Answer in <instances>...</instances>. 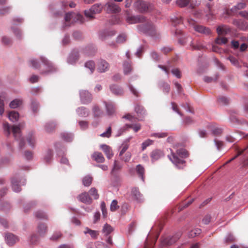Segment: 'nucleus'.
I'll list each match as a JSON object with an SVG mask.
<instances>
[{
	"label": "nucleus",
	"instance_id": "nucleus-1",
	"mask_svg": "<svg viewBox=\"0 0 248 248\" xmlns=\"http://www.w3.org/2000/svg\"><path fill=\"white\" fill-rule=\"evenodd\" d=\"M171 155H168L170 160L178 168H180L185 163L183 158L186 157L188 155L187 151L184 149H180L176 151V155L172 152Z\"/></svg>",
	"mask_w": 248,
	"mask_h": 248
},
{
	"label": "nucleus",
	"instance_id": "nucleus-2",
	"mask_svg": "<svg viewBox=\"0 0 248 248\" xmlns=\"http://www.w3.org/2000/svg\"><path fill=\"white\" fill-rule=\"evenodd\" d=\"M103 8V5L101 3H96L93 5L89 10L84 11V14L86 17L94 18V15L100 13Z\"/></svg>",
	"mask_w": 248,
	"mask_h": 248
},
{
	"label": "nucleus",
	"instance_id": "nucleus-3",
	"mask_svg": "<svg viewBox=\"0 0 248 248\" xmlns=\"http://www.w3.org/2000/svg\"><path fill=\"white\" fill-rule=\"evenodd\" d=\"M138 31L142 33L151 35L155 34V28L152 24H141L138 26Z\"/></svg>",
	"mask_w": 248,
	"mask_h": 248
},
{
	"label": "nucleus",
	"instance_id": "nucleus-4",
	"mask_svg": "<svg viewBox=\"0 0 248 248\" xmlns=\"http://www.w3.org/2000/svg\"><path fill=\"white\" fill-rule=\"evenodd\" d=\"M22 126V125H21V124H19L17 125H13L11 128L13 135L15 139L20 141L19 146L20 147H22L23 145L24 144V140L23 138L21 137V135L20 128Z\"/></svg>",
	"mask_w": 248,
	"mask_h": 248
},
{
	"label": "nucleus",
	"instance_id": "nucleus-5",
	"mask_svg": "<svg viewBox=\"0 0 248 248\" xmlns=\"http://www.w3.org/2000/svg\"><path fill=\"white\" fill-rule=\"evenodd\" d=\"M179 43L183 45L189 44L191 48L192 49H200L203 47L200 42H198L196 44H194L192 38L189 36H187L184 39V40H180Z\"/></svg>",
	"mask_w": 248,
	"mask_h": 248
},
{
	"label": "nucleus",
	"instance_id": "nucleus-6",
	"mask_svg": "<svg viewBox=\"0 0 248 248\" xmlns=\"http://www.w3.org/2000/svg\"><path fill=\"white\" fill-rule=\"evenodd\" d=\"M106 11L108 13H117L121 11L119 5L113 1H109L105 4Z\"/></svg>",
	"mask_w": 248,
	"mask_h": 248
},
{
	"label": "nucleus",
	"instance_id": "nucleus-7",
	"mask_svg": "<svg viewBox=\"0 0 248 248\" xmlns=\"http://www.w3.org/2000/svg\"><path fill=\"white\" fill-rule=\"evenodd\" d=\"M109 64L105 60L101 59L97 63V71L99 73H105L108 71Z\"/></svg>",
	"mask_w": 248,
	"mask_h": 248
},
{
	"label": "nucleus",
	"instance_id": "nucleus-8",
	"mask_svg": "<svg viewBox=\"0 0 248 248\" xmlns=\"http://www.w3.org/2000/svg\"><path fill=\"white\" fill-rule=\"evenodd\" d=\"M80 100L83 104H88L91 102L92 97L91 94L87 91L84 90L80 92Z\"/></svg>",
	"mask_w": 248,
	"mask_h": 248
},
{
	"label": "nucleus",
	"instance_id": "nucleus-9",
	"mask_svg": "<svg viewBox=\"0 0 248 248\" xmlns=\"http://www.w3.org/2000/svg\"><path fill=\"white\" fill-rule=\"evenodd\" d=\"M41 60L42 62L44 63L45 65L46 66V68L47 69L45 72H43V73L48 74L56 70L55 68L52 65V63L46 58L41 57Z\"/></svg>",
	"mask_w": 248,
	"mask_h": 248
},
{
	"label": "nucleus",
	"instance_id": "nucleus-10",
	"mask_svg": "<svg viewBox=\"0 0 248 248\" xmlns=\"http://www.w3.org/2000/svg\"><path fill=\"white\" fill-rule=\"evenodd\" d=\"M77 199L79 201L86 204H91L92 202V198L87 192H83L79 194L77 197Z\"/></svg>",
	"mask_w": 248,
	"mask_h": 248
},
{
	"label": "nucleus",
	"instance_id": "nucleus-11",
	"mask_svg": "<svg viewBox=\"0 0 248 248\" xmlns=\"http://www.w3.org/2000/svg\"><path fill=\"white\" fill-rule=\"evenodd\" d=\"M193 29L198 32L202 33L205 35H208L211 33V31L208 28H206L202 25H193Z\"/></svg>",
	"mask_w": 248,
	"mask_h": 248
},
{
	"label": "nucleus",
	"instance_id": "nucleus-12",
	"mask_svg": "<svg viewBox=\"0 0 248 248\" xmlns=\"http://www.w3.org/2000/svg\"><path fill=\"white\" fill-rule=\"evenodd\" d=\"M103 103L105 105L107 114L109 116L112 115L115 111L114 105L111 102L104 101Z\"/></svg>",
	"mask_w": 248,
	"mask_h": 248
},
{
	"label": "nucleus",
	"instance_id": "nucleus-13",
	"mask_svg": "<svg viewBox=\"0 0 248 248\" xmlns=\"http://www.w3.org/2000/svg\"><path fill=\"white\" fill-rule=\"evenodd\" d=\"M6 243L8 245H14L18 240V238L13 234H6L5 237Z\"/></svg>",
	"mask_w": 248,
	"mask_h": 248
},
{
	"label": "nucleus",
	"instance_id": "nucleus-14",
	"mask_svg": "<svg viewBox=\"0 0 248 248\" xmlns=\"http://www.w3.org/2000/svg\"><path fill=\"white\" fill-rule=\"evenodd\" d=\"M144 17L140 16H128L126 18L127 22L129 24H135L144 21Z\"/></svg>",
	"mask_w": 248,
	"mask_h": 248
},
{
	"label": "nucleus",
	"instance_id": "nucleus-15",
	"mask_svg": "<svg viewBox=\"0 0 248 248\" xmlns=\"http://www.w3.org/2000/svg\"><path fill=\"white\" fill-rule=\"evenodd\" d=\"M239 46L240 44L238 41L233 40V54L237 49H239L241 52H244L246 50L248 47V45L246 43H242L240 46Z\"/></svg>",
	"mask_w": 248,
	"mask_h": 248
},
{
	"label": "nucleus",
	"instance_id": "nucleus-16",
	"mask_svg": "<svg viewBox=\"0 0 248 248\" xmlns=\"http://www.w3.org/2000/svg\"><path fill=\"white\" fill-rule=\"evenodd\" d=\"M138 6L139 11L141 12H147L149 9V4L145 1H137L135 3Z\"/></svg>",
	"mask_w": 248,
	"mask_h": 248
},
{
	"label": "nucleus",
	"instance_id": "nucleus-17",
	"mask_svg": "<svg viewBox=\"0 0 248 248\" xmlns=\"http://www.w3.org/2000/svg\"><path fill=\"white\" fill-rule=\"evenodd\" d=\"M150 156L152 161L154 162L163 157L164 156V154L161 150H155L152 151Z\"/></svg>",
	"mask_w": 248,
	"mask_h": 248
},
{
	"label": "nucleus",
	"instance_id": "nucleus-18",
	"mask_svg": "<svg viewBox=\"0 0 248 248\" xmlns=\"http://www.w3.org/2000/svg\"><path fill=\"white\" fill-rule=\"evenodd\" d=\"M135 111L137 114L138 116L139 117V120H141L140 117H142L146 114V110L142 106L139 104L135 105Z\"/></svg>",
	"mask_w": 248,
	"mask_h": 248
},
{
	"label": "nucleus",
	"instance_id": "nucleus-19",
	"mask_svg": "<svg viewBox=\"0 0 248 248\" xmlns=\"http://www.w3.org/2000/svg\"><path fill=\"white\" fill-rule=\"evenodd\" d=\"M100 148L103 151L108 158L110 159L113 156L112 149L108 145L102 144L100 145Z\"/></svg>",
	"mask_w": 248,
	"mask_h": 248
},
{
	"label": "nucleus",
	"instance_id": "nucleus-20",
	"mask_svg": "<svg viewBox=\"0 0 248 248\" xmlns=\"http://www.w3.org/2000/svg\"><path fill=\"white\" fill-rule=\"evenodd\" d=\"M233 24L235 25L239 29L242 31L248 30V22L243 20L234 21Z\"/></svg>",
	"mask_w": 248,
	"mask_h": 248
},
{
	"label": "nucleus",
	"instance_id": "nucleus-21",
	"mask_svg": "<svg viewBox=\"0 0 248 248\" xmlns=\"http://www.w3.org/2000/svg\"><path fill=\"white\" fill-rule=\"evenodd\" d=\"M176 3L180 7H185L188 5H189V7L191 8L194 7V5L192 3L191 0H176Z\"/></svg>",
	"mask_w": 248,
	"mask_h": 248
},
{
	"label": "nucleus",
	"instance_id": "nucleus-22",
	"mask_svg": "<svg viewBox=\"0 0 248 248\" xmlns=\"http://www.w3.org/2000/svg\"><path fill=\"white\" fill-rule=\"evenodd\" d=\"M111 92L116 95H121L123 93V90L117 85H111L109 87Z\"/></svg>",
	"mask_w": 248,
	"mask_h": 248
},
{
	"label": "nucleus",
	"instance_id": "nucleus-23",
	"mask_svg": "<svg viewBox=\"0 0 248 248\" xmlns=\"http://www.w3.org/2000/svg\"><path fill=\"white\" fill-rule=\"evenodd\" d=\"M77 113L79 117H86L89 115V111L86 108L81 107L76 110Z\"/></svg>",
	"mask_w": 248,
	"mask_h": 248
},
{
	"label": "nucleus",
	"instance_id": "nucleus-24",
	"mask_svg": "<svg viewBox=\"0 0 248 248\" xmlns=\"http://www.w3.org/2000/svg\"><path fill=\"white\" fill-rule=\"evenodd\" d=\"M78 59V52L71 53L67 59L68 63L73 64L76 63Z\"/></svg>",
	"mask_w": 248,
	"mask_h": 248
},
{
	"label": "nucleus",
	"instance_id": "nucleus-25",
	"mask_svg": "<svg viewBox=\"0 0 248 248\" xmlns=\"http://www.w3.org/2000/svg\"><path fill=\"white\" fill-rule=\"evenodd\" d=\"M23 103L21 98H16L12 100L9 104V107L11 108H16L20 107Z\"/></svg>",
	"mask_w": 248,
	"mask_h": 248
},
{
	"label": "nucleus",
	"instance_id": "nucleus-26",
	"mask_svg": "<svg viewBox=\"0 0 248 248\" xmlns=\"http://www.w3.org/2000/svg\"><path fill=\"white\" fill-rule=\"evenodd\" d=\"M19 114L17 112L11 111L8 114L9 119L12 122H16L18 120Z\"/></svg>",
	"mask_w": 248,
	"mask_h": 248
},
{
	"label": "nucleus",
	"instance_id": "nucleus-27",
	"mask_svg": "<svg viewBox=\"0 0 248 248\" xmlns=\"http://www.w3.org/2000/svg\"><path fill=\"white\" fill-rule=\"evenodd\" d=\"M74 19V13H66L64 16V20L65 24L63 25V28L66 26H69L71 23V21L72 19V23H73Z\"/></svg>",
	"mask_w": 248,
	"mask_h": 248
},
{
	"label": "nucleus",
	"instance_id": "nucleus-28",
	"mask_svg": "<svg viewBox=\"0 0 248 248\" xmlns=\"http://www.w3.org/2000/svg\"><path fill=\"white\" fill-rule=\"evenodd\" d=\"M93 159L98 163H102L105 161V158L101 153L95 152L92 155Z\"/></svg>",
	"mask_w": 248,
	"mask_h": 248
},
{
	"label": "nucleus",
	"instance_id": "nucleus-29",
	"mask_svg": "<svg viewBox=\"0 0 248 248\" xmlns=\"http://www.w3.org/2000/svg\"><path fill=\"white\" fill-rule=\"evenodd\" d=\"M132 194L135 199L138 202H141L142 201V196L140 193L139 192V189L137 188H134L132 190Z\"/></svg>",
	"mask_w": 248,
	"mask_h": 248
},
{
	"label": "nucleus",
	"instance_id": "nucleus-30",
	"mask_svg": "<svg viewBox=\"0 0 248 248\" xmlns=\"http://www.w3.org/2000/svg\"><path fill=\"white\" fill-rule=\"evenodd\" d=\"M175 237H167L165 238L162 242L163 245H170L174 243L177 240Z\"/></svg>",
	"mask_w": 248,
	"mask_h": 248
},
{
	"label": "nucleus",
	"instance_id": "nucleus-31",
	"mask_svg": "<svg viewBox=\"0 0 248 248\" xmlns=\"http://www.w3.org/2000/svg\"><path fill=\"white\" fill-rule=\"evenodd\" d=\"M12 187L13 190L16 192H19L21 190L18 181L15 178L12 179Z\"/></svg>",
	"mask_w": 248,
	"mask_h": 248
},
{
	"label": "nucleus",
	"instance_id": "nucleus-32",
	"mask_svg": "<svg viewBox=\"0 0 248 248\" xmlns=\"http://www.w3.org/2000/svg\"><path fill=\"white\" fill-rule=\"evenodd\" d=\"M85 67L90 70V73L93 72L95 69V63L93 61H89L85 62Z\"/></svg>",
	"mask_w": 248,
	"mask_h": 248
},
{
	"label": "nucleus",
	"instance_id": "nucleus-33",
	"mask_svg": "<svg viewBox=\"0 0 248 248\" xmlns=\"http://www.w3.org/2000/svg\"><path fill=\"white\" fill-rule=\"evenodd\" d=\"M93 178L90 175L85 176L82 179V184L85 186H89L92 183Z\"/></svg>",
	"mask_w": 248,
	"mask_h": 248
},
{
	"label": "nucleus",
	"instance_id": "nucleus-34",
	"mask_svg": "<svg viewBox=\"0 0 248 248\" xmlns=\"http://www.w3.org/2000/svg\"><path fill=\"white\" fill-rule=\"evenodd\" d=\"M62 138L66 142H69L72 140L73 136L71 133L64 132L61 134Z\"/></svg>",
	"mask_w": 248,
	"mask_h": 248
},
{
	"label": "nucleus",
	"instance_id": "nucleus-35",
	"mask_svg": "<svg viewBox=\"0 0 248 248\" xmlns=\"http://www.w3.org/2000/svg\"><path fill=\"white\" fill-rule=\"evenodd\" d=\"M230 30L224 26H219L217 29V31L218 35H224L228 33Z\"/></svg>",
	"mask_w": 248,
	"mask_h": 248
},
{
	"label": "nucleus",
	"instance_id": "nucleus-36",
	"mask_svg": "<svg viewBox=\"0 0 248 248\" xmlns=\"http://www.w3.org/2000/svg\"><path fill=\"white\" fill-rule=\"evenodd\" d=\"M84 233L85 234L89 233L92 237V238L93 239L96 238L97 235H98V232L94 230H92L88 228H86L85 230L84 231Z\"/></svg>",
	"mask_w": 248,
	"mask_h": 248
},
{
	"label": "nucleus",
	"instance_id": "nucleus-37",
	"mask_svg": "<svg viewBox=\"0 0 248 248\" xmlns=\"http://www.w3.org/2000/svg\"><path fill=\"white\" fill-rule=\"evenodd\" d=\"M113 231L112 228L108 224H105L103 227V232L106 235H109Z\"/></svg>",
	"mask_w": 248,
	"mask_h": 248
},
{
	"label": "nucleus",
	"instance_id": "nucleus-38",
	"mask_svg": "<svg viewBox=\"0 0 248 248\" xmlns=\"http://www.w3.org/2000/svg\"><path fill=\"white\" fill-rule=\"evenodd\" d=\"M46 231V227L44 224H40L38 226V233L40 235H44Z\"/></svg>",
	"mask_w": 248,
	"mask_h": 248
},
{
	"label": "nucleus",
	"instance_id": "nucleus-39",
	"mask_svg": "<svg viewBox=\"0 0 248 248\" xmlns=\"http://www.w3.org/2000/svg\"><path fill=\"white\" fill-rule=\"evenodd\" d=\"M74 22H78L81 23H82L84 22V18L83 16L80 14H76L74 13Z\"/></svg>",
	"mask_w": 248,
	"mask_h": 248
},
{
	"label": "nucleus",
	"instance_id": "nucleus-40",
	"mask_svg": "<svg viewBox=\"0 0 248 248\" xmlns=\"http://www.w3.org/2000/svg\"><path fill=\"white\" fill-rule=\"evenodd\" d=\"M159 86L164 93H168L169 92L170 88L168 83L162 82L160 83Z\"/></svg>",
	"mask_w": 248,
	"mask_h": 248
},
{
	"label": "nucleus",
	"instance_id": "nucleus-41",
	"mask_svg": "<svg viewBox=\"0 0 248 248\" xmlns=\"http://www.w3.org/2000/svg\"><path fill=\"white\" fill-rule=\"evenodd\" d=\"M218 101L222 105H227L229 103V100L225 96H222L218 98Z\"/></svg>",
	"mask_w": 248,
	"mask_h": 248
},
{
	"label": "nucleus",
	"instance_id": "nucleus-42",
	"mask_svg": "<svg viewBox=\"0 0 248 248\" xmlns=\"http://www.w3.org/2000/svg\"><path fill=\"white\" fill-rule=\"evenodd\" d=\"M124 73L125 75H127L131 71V67L128 62H124L123 65Z\"/></svg>",
	"mask_w": 248,
	"mask_h": 248
},
{
	"label": "nucleus",
	"instance_id": "nucleus-43",
	"mask_svg": "<svg viewBox=\"0 0 248 248\" xmlns=\"http://www.w3.org/2000/svg\"><path fill=\"white\" fill-rule=\"evenodd\" d=\"M201 232V230L199 228L194 229L191 230L188 233V235L191 237H194L200 234Z\"/></svg>",
	"mask_w": 248,
	"mask_h": 248
},
{
	"label": "nucleus",
	"instance_id": "nucleus-44",
	"mask_svg": "<svg viewBox=\"0 0 248 248\" xmlns=\"http://www.w3.org/2000/svg\"><path fill=\"white\" fill-rule=\"evenodd\" d=\"M93 111L94 114V116L95 117H98L102 114V111L99 108V107L96 105L94 106L93 108Z\"/></svg>",
	"mask_w": 248,
	"mask_h": 248
},
{
	"label": "nucleus",
	"instance_id": "nucleus-45",
	"mask_svg": "<svg viewBox=\"0 0 248 248\" xmlns=\"http://www.w3.org/2000/svg\"><path fill=\"white\" fill-rule=\"evenodd\" d=\"M89 193L95 200L99 198V194H98L97 190L95 188L92 187L89 190Z\"/></svg>",
	"mask_w": 248,
	"mask_h": 248
},
{
	"label": "nucleus",
	"instance_id": "nucleus-46",
	"mask_svg": "<svg viewBox=\"0 0 248 248\" xmlns=\"http://www.w3.org/2000/svg\"><path fill=\"white\" fill-rule=\"evenodd\" d=\"M27 141L30 146L32 147H34L35 145V140L34 137L32 134L28 136L27 138Z\"/></svg>",
	"mask_w": 248,
	"mask_h": 248
},
{
	"label": "nucleus",
	"instance_id": "nucleus-47",
	"mask_svg": "<svg viewBox=\"0 0 248 248\" xmlns=\"http://www.w3.org/2000/svg\"><path fill=\"white\" fill-rule=\"evenodd\" d=\"M167 136L168 134L166 132L153 133L151 135V137H154L157 138H164Z\"/></svg>",
	"mask_w": 248,
	"mask_h": 248
},
{
	"label": "nucleus",
	"instance_id": "nucleus-48",
	"mask_svg": "<svg viewBox=\"0 0 248 248\" xmlns=\"http://www.w3.org/2000/svg\"><path fill=\"white\" fill-rule=\"evenodd\" d=\"M34 216L39 219H46L47 216L41 211H36L34 213Z\"/></svg>",
	"mask_w": 248,
	"mask_h": 248
},
{
	"label": "nucleus",
	"instance_id": "nucleus-49",
	"mask_svg": "<svg viewBox=\"0 0 248 248\" xmlns=\"http://www.w3.org/2000/svg\"><path fill=\"white\" fill-rule=\"evenodd\" d=\"M136 170L142 180H143V174L144 172V168L141 165H138L137 166Z\"/></svg>",
	"mask_w": 248,
	"mask_h": 248
},
{
	"label": "nucleus",
	"instance_id": "nucleus-50",
	"mask_svg": "<svg viewBox=\"0 0 248 248\" xmlns=\"http://www.w3.org/2000/svg\"><path fill=\"white\" fill-rule=\"evenodd\" d=\"M4 132L7 134V136L10 135L11 127L8 123H5L3 124Z\"/></svg>",
	"mask_w": 248,
	"mask_h": 248
},
{
	"label": "nucleus",
	"instance_id": "nucleus-51",
	"mask_svg": "<svg viewBox=\"0 0 248 248\" xmlns=\"http://www.w3.org/2000/svg\"><path fill=\"white\" fill-rule=\"evenodd\" d=\"M171 20L174 25L179 24L182 21V18L180 16L177 17L174 16L173 17H171Z\"/></svg>",
	"mask_w": 248,
	"mask_h": 248
},
{
	"label": "nucleus",
	"instance_id": "nucleus-52",
	"mask_svg": "<svg viewBox=\"0 0 248 248\" xmlns=\"http://www.w3.org/2000/svg\"><path fill=\"white\" fill-rule=\"evenodd\" d=\"M227 42H228V39L225 37H222V38L218 37V38H216L215 40V43L218 45L225 44Z\"/></svg>",
	"mask_w": 248,
	"mask_h": 248
},
{
	"label": "nucleus",
	"instance_id": "nucleus-53",
	"mask_svg": "<svg viewBox=\"0 0 248 248\" xmlns=\"http://www.w3.org/2000/svg\"><path fill=\"white\" fill-rule=\"evenodd\" d=\"M31 108L34 112H37L38 108V103L37 101L34 100H32L31 105Z\"/></svg>",
	"mask_w": 248,
	"mask_h": 248
},
{
	"label": "nucleus",
	"instance_id": "nucleus-54",
	"mask_svg": "<svg viewBox=\"0 0 248 248\" xmlns=\"http://www.w3.org/2000/svg\"><path fill=\"white\" fill-rule=\"evenodd\" d=\"M111 134V128L109 126L106 131L100 134V136L102 137L109 138Z\"/></svg>",
	"mask_w": 248,
	"mask_h": 248
},
{
	"label": "nucleus",
	"instance_id": "nucleus-55",
	"mask_svg": "<svg viewBox=\"0 0 248 248\" xmlns=\"http://www.w3.org/2000/svg\"><path fill=\"white\" fill-rule=\"evenodd\" d=\"M126 36L125 34H120L116 39V42L118 43H123L125 41Z\"/></svg>",
	"mask_w": 248,
	"mask_h": 248
},
{
	"label": "nucleus",
	"instance_id": "nucleus-56",
	"mask_svg": "<svg viewBox=\"0 0 248 248\" xmlns=\"http://www.w3.org/2000/svg\"><path fill=\"white\" fill-rule=\"evenodd\" d=\"M117 203L118 202L115 200H114L112 201L110 206V210L111 211H115L117 209L119 208V206L117 205Z\"/></svg>",
	"mask_w": 248,
	"mask_h": 248
},
{
	"label": "nucleus",
	"instance_id": "nucleus-57",
	"mask_svg": "<svg viewBox=\"0 0 248 248\" xmlns=\"http://www.w3.org/2000/svg\"><path fill=\"white\" fill-rule=\"evenodd\" d=\"M110 35V34L109 31H105L100 32L99 36L101 40H105L107 39V36H108Z\"/></svg>",
	"mask_w": 248,
	"mask_h": 248
},
{
	"label": "nucleus",
	"instance_id": "nucleus-58",
	"mask_svg": "<svg viewBox=\"0 0 248 248\" xmlns=\"http://www.w3.org/2000/svg\"><path fill=\"white\" fill-rule=\"evenodd\" d=\"M30 66L33 68H37L39 66V63L35 59H32L29 61Z\"/></svg>",
	"mask_w": 248,
	"mask_h": 248
},
{
	"label": "nucleus",
	"instance_id": "nucleus-59",
	"mask_svg": "<svg viewBox=\"0 0 248 248\" xmlns=\"http://www.w3.org/2000/svg\"><path fill=\"white\" fill-rule=\"evenodd\" d=\"M246 6V3L244 1H241L237 3L233 8V10H241L244 9Z\"/></svg>",
	"mask_w": 248,
	"mask_h": 248
},
{
	"label": "nucleus",
	"instance_id": "nucleus-60",
	"mask_svg": "<svg viewBox=\"0 0 248 248\" xmlns=\"http://www.w3.org/2000/svg\"><path fill=\"white\" fill-rule=\"evenodd\" d=\"M123 167V165L118 163L116 160H115L114 162L113 167L112 169V171H117L120 170Z\"/></svg>",
	"mask_w": 248,
	"mask_h": 248
},
{
	"label": "nucleus",
	"instance_id": "nucleus-61",
	"mask_svg": "<svg viewBox=\"0 0 248 248\" xmlns=\"http://www.w3.org/2000/svg\"><path fill=\"white\" fill-rule=\"evenodd\" d=\"M129 147V145L126 144V143H125V144H123L122 146H121V150L120 151V153H119V156H122L123 154L125 153V152L126 151V150L128 149Z\"/></svg>",
	"mask_w": 248,
	"mask_h": 248
},
{
	"label": "nucleus",
	"instance_id": "nucleus-62",
	"mask_svg": "<svg viewBox=\"0 0 248 248\" xmlns=\"http://www.w3.org/2000/svg\"><path fill=\"white\" fill-rule=\"evenodd\" d=\"M153 143V141L150 139H148V140H146L145 141H144L142 143V150H145L147 147L152 144Z\"/></svg>",
	"mask_w": 248,
	"mask_h": 248
},
{
	"label": "nucleus",
	"instance_id": "nucleus-63",
	"mask_svg": "<svg viewBox=\"0 0 248 248\" xmlns=\"http://www.w3.org/2000/svg\"><path fill=\"white\" fill-rule=\"evenodd\" d=\"M80 127L82 130L86 129L88 127V123L85 121H80L78 122Z\"/></svg>",
	"mask_w": 248,
	"mask_h": 248
},
{
	"label": "nucleus",
	"instance_id": "nucleus-64",
	"mask_svg": "<svg viewBox=\"0 0 248 248\" xmlns=\"http://www.w3.org/2000/svg\"><path fill=\"white\" fill-rule=\"evenodd\" d=\"M55 127V124L53 123H48L46 125V130L47 132H51Z\"/></svg>",
	"mask_w": 248,
	"mask_h": 248
}]
</instances>
